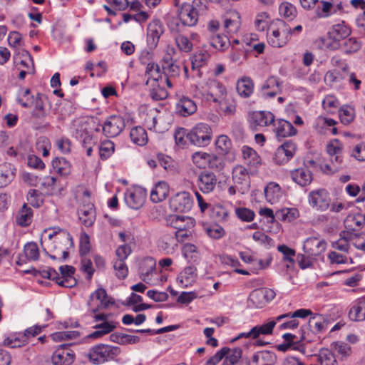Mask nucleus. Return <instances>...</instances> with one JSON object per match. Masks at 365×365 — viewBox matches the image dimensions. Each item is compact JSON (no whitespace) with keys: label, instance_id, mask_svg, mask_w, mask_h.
Returning <instances> with one entry per match:
<instances>
[{"label":"nucleus","instance_id":"1","mask_svg":"<svg viewBox=\"0 0 365 365\" xmlns=\"http://www.w3.org/2000/svg\"><path fill=\"white\" fill-rule=\"evenodd\" d=\"M48 234L49 240H53V249L55 252L50 257L53 259L64 261L68 257V250L73 246V240L71 235L64 230L53 228L45 230Z\"/></svg>","mask_w":365,"mask_h":365},{"label":"nucleus","instance_id":"2","mask_svg":"<svg viewBox=\"0 0 365 365\" xmlns=\"http://www.w3.org/2000/svg\"><path fill=\"white\" fill-rule=\"evenodd\" d=\"M291 36V28L283 21L279 19L271 21L267 38L268 43L274 48H281L289 41Z\"/></svg>","mask_w":365,"mask_h":365},{"label":"nucleus","instance_id":"3","mask_svg":"<svg viewBox=\"0 0 365 365\" xmlns=\"http://www.w3.org/2000/svg\"><path fill=\"white\" fill-rule=\"evenodd\" d=\"M120 353V349L118 346L100 344L93 346L87 356L92 363L100 364L113 360Z\"/></svg>","mask_w":365,"mask_h":365},{"label":"nucleus","instance_id":"4","mask_svg":"<svg viewBox=\"0 0 365 365\" xmlns=\"http://www.w3.org/2000/svg\"><path fill=\"white\" fill-rule=\"evenodd\" d=\"M212 138V130L211 127L204 123H199L192 127L187 133V140L195 146H207Z\"/></svg>","mask_w":365,"mask_h":365},{"label":"nucleus","instance_id":"5","mask_svg":"<svg viewBox=\"0 0 365 365\" xmlns=\"http://www.w3.org/2000/svg\"><path fill=\"white\" fill-rule=\"evenodd\" d=\"M113 304L114 302L111 299H108L107 292L103 288H98L93 292L88 301L89 312L92 314L97 313L102 309H106Z\"/></svg>","mask_w":365,"mask_h":365},{"label":"nucleus","instance_id":"6","mask_svg":"<svg viewBox=\"0 0 365 365\" xmlns=\"http://www.w3.org/2000/svg\"><path fill=\"white\" fill-rule=\"evenodd\" d=\"M171 224L177 230L175 238L183 240L188 237L190 232L188 230L195 226V220L192 217L183 215H173L171 217Z\"/></svg>","mask_w":365,"mask_h":365},{"label":"nucleus","instance_id":"7","mask_svg":"<svg viewBox=\"0 0 365 365\" xmlns=\"http://www.w3.org/2000/svg\"><path fill=\"white\" fill-rule=\"evenodd\" d=\"M125 127L124 118L120 115H113L104 121L102 127L103 134L108 138H114L120 135Z\"/></svg>","mask_w":365,"mask_h":365},{"label":"nucleus","instance_id":"8","mask_svg":"<svg viewBox=\"0 0 365 365\" xmlns=\"http://www.w3.org/2000/svg\"><path fill=\"white\" fill-rule=\"evenodd\" d=\"M147 197L146 190L142 187H134L125 192L124 200L131 209L138 210L143 207Z\"/></svg>","mask_w":365,"mask_h":365},{"label":"nucleus","instance_id":"9","mask_svg":"<svg viewBox=\"0 0 365 365\" xmlns=\"http://www.w3.org/2000/svg\"><path fill=\"white\" fill-rule=\"evenodd\" d=\"M308 198L309 205L317 210L325 211L329 207L331 197L325 189L310 192Z\"/></svg>","mask_w":365,"mask_h":365},{"label":"nucleus","instance_id":"10","mask_svg":"<svg viewBox=\"0 0 365 365\" xmlns=\"http://www.w3.org/2000/svg\"><path fill=\"white\" fill-rule=\"evenodd\" d=\"M192 205V198L191 195L187 192H178L170 200V208L180 212H186L190 211Z\"/></svg>","mask_w":365,"mask_h":365},{"label":"nucleus","instance_id":"11","mask_svg":"<svg viewBox=\"0 0 365 365\" xmlns=\"http://www.w3.org/2000/svg\"><path fill=\"white\" fill-rule=\"evenodd\" d=\"M70 344L58 346L53 353L51 361L53 365H71L74 361V353L68 349Z\"/></svg>","mask_w":365,"mask_h":365},{"label":"nucleus","instance_id":"12","mask_svg":"<svg viewBox=\"0 0 365 365\" xmlns=\"http://www.w3.org/2000/svg\"><path fill=\"white\" fill-rule=\"evenodd\" d=\"M178 17L182 26L192 27L197 24L200 16L190 6V3H183L178 9Z\"/></svg>","mask_w":365,"mask_h":365},{"label":"nucleus","instance_id":"13","mask_svg":"<svg viewBox=\"0 0 365 365\" xmlns=\"http://www.w3.org/2000/svg\"><path fill=\"white\" fill-rule=\"evenodd\" d=\"M217 183V178L213 172L204 170L200 173L197 176V185L203 193L212 192L215 190Z\"/></svg>","mask_w":365,"mask_h":365},{"label":"nucleus","instance_id":"14","mask_svg":"<svg viewBox=\"0 0 365 365\" xmlns=\"http://www.w3.org/2000/svg\"><path fill=\"white\" fill-rule=\"evenodd\" d=\"M327 248L324 240L317 237L307 238L303 246L304 252L310 257H315L322 254Z\"/></svg>","mask_w":365,"mask_h":365},{"label":"nucleus","instance_id":"15","mask_svg":"<svg viewBox=\"0 0 365 365\" xmlns=\"http://www.w3.org/2000/svg\"><path fill=\"white\" fill-rule=\"evenodd\" d=\"M207 96L209 100L220 103L227 96V89L220 81L209 79L207 82Z\"/></svg>","mask_w":365,"mask_h":365},{"label":"nucleus","instance_id":"16","mask_svg":"<svg viewBox=\"0 0 365 365\" xmlns=\"http://www.w3.org/2000/svg\"><path fill=\"white\" fill-rule=\"evenodd\" d=\"M275 296L276 293L272 289H257L251 292L249 299L253 305L262 307L264 304L271 302Z\"/></svg>","mask_w":365,"mask_h":365},{"label":"nucleus","instance_id":"17","mask_svg":"<svg viewBox=\"0 0 365 365\" xmlns=\"http://www.w3.org/2000/svg\"><path fill=\"white\" fill-rule=\"evenodd\" d=\"M60 274L57 284L64 287H73L76 286L77 281L73 277L75 268L70 265L61 266L59 267Z\"/></svg>","mask_w":365,"mask_h":365},{"label":"nucleus","instance_id":"18","mask_svg":"<svg viewBox=\"0 0 365 365\" xmlns=\"http://www.w3.org/2000/svg\"><path fill=\"white\" fill-rule=\"evenodd\" d=\"M197 278V268L193 265L185 267L179 274L177 281L183 288L194 284Z\"/></svg>","mask_w":365,"mask_h":365},{"label":"nucleus","instance_id":"19","mask_svg":"<svg viewBox=\"0 0 365 365\" xmlns=\"http://www.w3.org/2000/svg\"><path fill=\"white\" fill-rule=\"evenodd\" d=\"M156 261L151 257L143 259L140 264V279L147 284H150L152 276L155 272Z\"/></svg>","mask_w":365,"mask_h":365},{"label":"nucleus","instance_id":"20","mask_svg":"<svg viewBox=\"0 0 365 365\" xmlns=\"http://www.w3.org/2000/svg\"><path fill=\"white\" fill-rule=\"evenodd\" d=\"M291 178L294 182L302 187L309 185L313 180L312 173L306 166L292 170Z\"/></svg>","mask_w":365,"mask_h":365},{"label":"nucleus","instance_id":"21","mask_svg":"<svg viewBox=\"0 0 365 365\" xmlns=\"http://www.w3.org/2000/svg\"><path fill=\"white\" fill-rule=\"evenodd\" d=\"M282 320H277V317L269 319L267 322L262 324L257 325L252 327L250 331H248V335L252 336V339H257L261 335H269L272 334L273 329L277 324V322H281Z\"/></svg>","mask_w":365,"mask_h":365},{"label":"nucleus","instance_id":"22","mask_svg":"<svg viewBox=\"0 0 365 365\" xmlns=\"http://www.w3.org/2000/svg\"><path fill=\"white\" fill-rule=\"evenodd\" d=\"M163 33L161 23L158 20L153 21L148 26L147 41L150 47H155L160 36Z\"/></svg>","mask_w":365,"mask_h":365},{"label":"nucleus","instance_id":"23","mask_svg":"<svg viewBox=\"0 0 365 365\" xmlns=\"http://www.w3.org/2000/svg\"><path fill=\"white\" fill-rule=\"evenodd\" d=\"M249 172L242 165H236L232 169V180L242 187L240 190H249L250 188Z\"/></svg>","mask_w":365,"mask_h":365},{"label":"nucleus","instance_id":"24","mask_svg":"<svg viewBox=\"0 0 365 365\" xmlns=\"http://www.w3.org/2000/svg\"><path fill=\"white\" fill-rule=\"evenodd\" d=\"M277 360L273 351H261L255 353L250 361V365H272Z\"/></svg>","mask_w":365,"mask_h":365},{"label":"nucleus","instance_id":"25","mask_svg":"<svg viewBox=\"0 0 365 365\" xmlns=\"http://www.w3.org/2000/svg\"><path fill=\"white\" fill-rule=\"evenodd\" d=\"M176 110L182 116H189L196 112L197 105L191 98L182 96L176 103Z\"/></svg>","mask_w":365,"mask_h":365},{"label":"nucleus","instance_id":"26","mask_svg":"<svg viewBox=\"0 0 365 365\" xmlns=\"http://www.w3.org/2000/svg\"><path fill=\"white\" fill-rule=\"evenodd\" d=\"M262 96L264 98H273L281 92V86L277 77L269 78L262 86Z\"/></svg>","mask_w":365,"mask_h":365},{"label":"nucleus","instance_id":"27","mask_svg":"<svg viewBox=\"0 0 365 365\" xmlns=\"http://www.w3.org/2000/svg\"><path fill=\"white\" fill-rule=\"evenodd\" d=\"M158 247L166 254H173L178 247V240L172 234L164 233L158 241Z\"/></svg>","mask_w":365,"mask_h":365},{"label":"nucleus","instance_id":"28","mask_svg":"<svg viewBox=\"0 0 365 365\" xmlns=\"http://www.w3.org/2000/svg\"><path fill=\"white\" fill-rule=\"evenodd\" d=\"M251 120L256 127H266L274 123L275 118L271 112L257 111L252 114Z\"/></svg>","mask_w":365,"mask_h":365},{"label":"nucleus","instance_id":"29","mask_svg":"<svg viewBox=\"0 0 365 365\" xmlns=\"http://www.w3.org/2000/svg\"><path fill=\"white\" fill-rule=\"evenodd\" d=\"M80 221L86 226L91 227L96 220V211L93 204L83 205L78 210Z\"/></svg>","mask_w":365,"mask_h":365},{"label":"nucleus","instance_id":"30","mask_svg":"<svg viewBox=\"0 0 365 365\" xmlns=\"http://www.w3.org/2000/svg\"><path fill=\"white\" fill-rule=\"evenodd\" d=\"M264 192L267 201L271 204L278 202L283 195V192L280 186L274 182L268 183Z\"/></svg>","mask_w":365,"mask_h":365},{"label":"nucleus","instance_id":"31","mask_svg":"<svg viewBox=\"0 0 365 365\" xmlns=\"http://www.w3.org/2000/svg\"><path fill=\"white\" fill-rule=\"evenodd\" d=\"M169 193V185L165 181H160L155 184L150 192V200L155 203L164 200Z\"/></svg>","mask_w":365,"mask_h":365},{"label":"nucleus","instance_id":"32","mask_svg":"<svg viewBox=\"0 0 365 365\" xmlns=\"http://www.w3.org/2000/svg\"><path fill=\"white\" fill-rule=\"evenodd\" d=\"M274 125V131L277 138H286L297 133V129L287 120L279 119Z\"/></svg>","mask_w":365,"mask_h":365},{"label":"nucleus","instance_id":"33","mask_svg":"<svg viewBox=\"0 0 365 365\" xmlns=\"http://www.w3.org/2000/svg\"><path fill=\"white\" fill-rule=\"evenodd\" d=\"M15 171V168L11 163L0 164V187L8 185L14 179Z\"/></svg>","mask_w":365,"mask_h":365},{"label":"nucleus","instance_id":"34","mask_svg":"<svg viewBox=\"0 0 365 365\" xmlns=\"http://www.w3.org/2000/svg\"><path fill=\"white\" fill-rule=\"evenodd\" d=\"M242 153L245 163L250 169H256L261 165L259 155L252 148L245 145L242 148Z\"/></svg>","mask_w":365,"mask_h":365},{"label":"nucleus","instance_id":"35","mask_svg":"<svg viewBox=\"0 0 365 365\" xmlns=\"http://www.w3.org/2000/svg\"><path fill=\"white\" fill-rule=\"evenodd\" d=\"M115 322H104L97 324L93 327L96 331L88 335V338L98 339L110 333L116 328Z\"/></svg>","mask_w":365,"mask_h":365},{"label":"nucleus","instance_id":"36","mask_svg":"<svg viewBox=\"0 0 365 365\" xmlns=\"http://www.w3.org/2000/svg\"><path fill=\"white\" fill-rule=\"evenodd\" d=\"M350 319L355 322L365 321V300L358 299L349 312Z\"/></svg>","mask_w":365,"mask_h":365},{"label":"nucleus","instance_id":"37","mask_svg":"<svg viewBox=\"0 0 365 365\" xmlns=\"http://www.w3.org/2000/svg\"><path fill=\"white\" fill-rule=\"evenodd\" d=\"M329 163L322 166V171L328 175L334 174L342 168V155L329 156Z\"/></svg>","mask_w":365,"mask_h":365},{"label":"nucleus","instance_id":"38","mask_svg":"<svg viewBox=\"0 0 365 365\" xmlns=\"http://www.w3.org/2000/svg\"><path fill=\"white\" fill-rule=\"evenodd\" d=\"M52 170L61 176H67L71 173V165L66 158L56 157L52 160Z\"/></svg>","mask_w":365,"mask_h":365},{"label":"nucleus","instance_id":"39","mask_svg":"<svg viewBox=\"0 0 365 365\" xmlns=\"http://www.w3.org/2000/svg\"><path fill=\"white\" fill-rule=\"evenodd\" d=\"M216 150L219 155H226L231 153L232 145L231 140L226 135H219L215 140Z\"/></svg>","mask_w":365,"mask_h":365},{"label":"nucleus","instance_id":"40","mask_svg":"<svg viewBox=\"0 0 365 365\" xmlns=\"http://www.w3.org/2000/svg\"><path fill=\"white\" fill-rule=\"evenodd\" d=\"M145 75L148 76V85L152 81L156 83L163 81V73L160 72V66L157 63H149L146 67Z\"/></svg>","mask_w":365,"mask_h":365},{"label":"nucleus","instance_id":"41","mask_svg":"<svg viewBox=\"0 0 365 365\" xmlns=\"http://www.w3.org/2000/svg\"><path fill=\"white\" fill-rule=\"evenodd\" d=\"M210 58V53L201 49L195 52L191 57L192 69L200 68L208 63Z\"/></svg>","mask_w":365,"mask_h":365},{"label":"nucleus","instance_id":"42","mask_svg":"<svg viewBox=\"0 0 365 365\" xmlns=\"http://www.w3.org/2000/svg\"><path fill=\"white\" fill-rule=\"evenodd\" d=\"M32 218V209L28 207L26 204H24L16 216V222L21 226H28L31 223Z\"/></svg>","mask_w":365,"mask_h":365},{"label":"nucleus","instance_id":"43","mask_svg":"<svg viewBox=\"0 0 365 365\" xmlns=\"http://www.w3.org/2000/svg\"><path fill=\"white\" fill-rule=\"evenodd\" d=\"M254 84L252 81L247 77L242 78L237 81V91L238 94L243 98H248L253 93Z\"/></svg>","mask_w":365,"mask_h":365},{"label":"nucleus","instance_id":"44","mask_svg":"<svg viewBox=\"0 0 365 365\" xmlns=\"http://www.w3.org/2000/svg\"><path fill=\"white\" fill-rule=\"evenodd\" d=\"M329 322L322 315L316 314L309 320V326L314 333L324 331L328 327Z\"/></svg>","mask_w":365,"mask_h":365},{"label":"nucleus","instance_id":"45","mask_svg":"<svg viewBox=\"0 0 365 365\" xmlns=\"http://www.w3.org/2000/svg\"><path fill=\"white\" fill-rule=\"evenodd\" d=\"M275 215L279 220L292 222L299 216V213L297 208L284 207L277 210Z\"/></svg>","mask_w":365,"mask_h":365},{"label":"nucleus","instance_id":"46","mask_svg":"<svg viewBox=\"0 0 365 365\" xmlns=\"http://www.w3.org/2000/svg\"><path fill=\"white\" fill-rule=\"evenodd\" d=\"M349 237H351V232L344 231L341 232L340 238L333 242L331 247L337 250L348 252L350 247L349 242H351V240L348 239Z\"/></svg>","mask_w":365,"mask_h":365},{"label":"nucleus","instance_id":"47","mask_svg":"<svg viewBox=\"0 0 365 365\" xmlns=\"http://www.w3.org/2000/svg\"><path fill=\"white\" fill-rule=\"evenodd\" d=\"M131 140L136 145H144L148 142V136L145 130L142 127H135L130 133Z\"/></svg>","mask_w":365,"mask_h":365},{"label":"nucleus","instance_id":"48","mask_svg":"<svg viewBox=\"0 0 365 365\" xmlns=\"http://www.w3.org/2000/svg\"><path fill=\"white\" fill-rule=\"evenodd\" d=\"M330 34L333 36V38L335 41H339L340 40L348 37L351 34V30L344 23L338 24L333 26Z\"/></svg>","mask_w":365,"mask_h":365},{"label":"nucleus","instance_id":"49","mask_svg":"<svg viewBox=\"0 0 365 365\" xmlns=\"http://www.w3.org/2000/svg\"><path fill=\"white\" fill-rule=\"evenodd\" d=\"M182 254L188 262H196L200 258L196 246L190 243L184 245Z\"/></svg>","mask_w":365,"mask_h":365},{"label":"nucleus","instance_id":"50","mask_svg":"<svg viewBox=\"0 0 365 365\" xmlns=\"http://www.w3.org/2000/svg\"><path fill=\"white\" fill-rule=\"evenodd\" d=\"M180 72V67L173 61H165L163 64V77H177Z\"/></svg>","mask_w":365,"mask_h":365},{"label":"nucleus","instance_id":"51","mask_svg":"<svg viewBox=\"0 0 365 365\" xmlns=\"http://www.w3.org/2000/svg\"><path fill=\"white\" fill-rule=\"evenodd\" d=\"M44 200L43 195L38 190L31 189L27 194V201L34 207H41Z\"/></svg>","mask_w":365,"mask_h":365},{"label":"nucleus","instance_id":"52","mask_svg":"<svg viewBox=\"0 0 365 365\" xmlns=\"http://www.w3.org/2000/svg\"><path fill=\"white\" fill-rule=\"evenodd\" d=\"M269 16L266 12H260L257 14L255 20V25L256 29L259 31H264L267 30L268 31V27L270 24Z\"/></svg>","mask_w":365,"mask_h":365},{"label":"nucleus","instance_id":"53","mask_svg":"<svg viewBox=\"0 0 365 365\" xmlns=\"http://www.w3.org/2000/svg\"><path fill=\"white\" fill-rule=\"evenodd\" d=\"M318 361L320 365H337V361L334 354L328 349L320 350Z\"/></svg>","mask_w":365,"mask_h":365},{"label":"nucleus","instance_id":"54","mask_svg":"<svg viewBox=\"0 0 365 365\" xmlns=\"http://www.w3.org/2000/svg\"><path fill=\"white\" fill-rule=\"evenodd\" d=\"M210 42L213 48L220 51H223L230 43L227 36L220 34H213L210 38Z\"/></svg>","mask_w":365,"mask_h":365},{"label":"nucleus","instance_id":"55","mask_svg":"<svg viewBox=\"0 0 365 365\" xmlns=\"http://www.w3.org/2000/svg\"><path fill=\"white\" fill-rule=\"evenodd\" d=\"M58 179L53 176H46L41 182V187L47 195H52L57 190Z\"/></svg>","mask_w":365,"mask_h":365},{"label":"nucleus","instance_id":"56","mask_svg":"<svg viewBox=\"0 0 365 365\" xmlns=\"http://www.w3.org/2000/svg\"><path fill=\"white\" fill-rule=\"evenodd\" d=\"M210 155L202 151L195 152L192 155V163L199 168H205L207 167Z\"/></svg>","mask_w":365,"mask_h":365},{"label":"nucleus","instance_id":"57","mask_svg":"<svg viewBox=\"0 0 365 365\" xmlns=\"http://www.w3.org/2000/svg\"><path fill=\"white\" fill-rule=\"evenodd\" d=\"M115 151L114 143L110 140L103 141L99 146V155L101 160L109 158Z\"/></svg>","mask_w":365,"mask_h":365},{"label":"nucleus","instance_id":"58","mask_svg":"<svg viewBox=\"0 0 365 365\" xmlns=\"http://www.w3.org/2000/svg\"><path fill=\"white\" fill-rule=\"evenodd\" d=\"M25 257L29 261H36L39 257V250L35 242H28L24 248Z\"/></svg>","mask_w":365,"mask_h":365},{"label":"nucleus","instance_id":"59","mask_svg":"<svg viewBox=\"0 0 365 365\" xmlns=\"http://www.w3.org/2000/svg\"><path fill=\"white\" fill-rule=\"evenodd\" d=\"M54 341H61L63 340L75 339L80 336V332L78 331H58L51 335Z\"/></svg>","mask_w":365,"mask_h":365},{"label":"nucleus","instance_id":"60","mask_svg":"<svg viewBox=\"0 0 365 365\" xmlns=\"http://www.w3.org/2000/svg\"><path fill=\"white\" fill-rule=\"evenodd\" d=\"M279 11L281 16L290 20L295 18L297 14L296 7L288 2L282 3L279 6Z\"/></svg>","mask_w":365,"mask_h":365},{"label":"nucleus","instance_id":"61","mask_svg":"<svg viewBox=\"0 0 365 365\" xmlns=\"http://www.w3.org/2000/svg\"><path fill=\"white\" fill-rule=\"evenodd\" d=\"M175 40L180 51L189 53L192 50L193 45L191 41L185 35L178 34L176 36Z\"/></svg>","mask_w":365,"mask_h":365},{"label":"nucleus","instance_id":"62","mask_svg":"<svg viewBox=\"0 0 365 365\" xmlns=\"http://www.w3.org/2000/svg\"><path fill=\"white\" fill-rule=\"evenodd\" d=\"M242 356V349L240 348L229 349L226 353L224 361V365H235L238 362Z\"/></svg>","mask_w":365,"mask_h":365},{"label":"nucleus","instance_id":"63","mask_svg":"<svg viewBox=\"0 0 365 365\" xmlns=\"http://www.w3.org/2000/svg\"><path fill=\"white\" fill-rule=\"evenodd\" d=\"M34 100L35 98L31 95V91L29 88L22 90L17 98L19 103L24 108H29L33 106Z\"/></svg>","mask_w":365,"mask_h":365},{"label":"nucleus","instance_id":"64","mask_svg":"<svg viewBox=\"0 0 365 365\" xmlns=\"http://www.w3.org/2000/svg\"><path fill=\"white\" fill-rule=\"evenodd\" d=\"M351 240L352 245L359 250L365 252V232L356 233L351 232Z\"/></svg>","mask_w":365,"mask_h":365}]
</instances>
